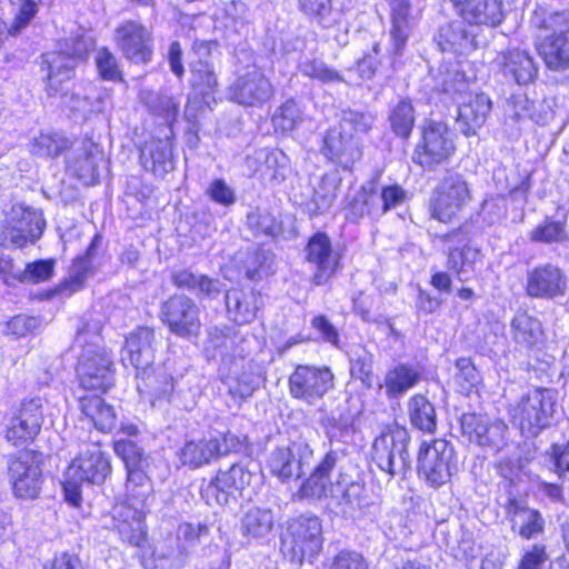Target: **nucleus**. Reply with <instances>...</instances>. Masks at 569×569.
Masks as SVG:
<instances>
[{"label":"nucleus","mask_w":569,"mask_h":569,"mask_svg":"<svg viewBox=\"0 0 569 569\" xmlns=\"http://www.w3.org/2000/svg\"><path fill=\"white\" fill-rule=\"evenodd\" d=\"M88 327V323L82 322L76 332L74 342L82 347L78 358L77 373L84 389L106 392L114 382L113 361L103 347L93 340L88 341V337L97 338Z\"/></svg>","instance_id":"obj_1"},{"label":"nucleus","mask_w":569,"mask_h":569,"mask_svg":"<svg viewBox=\"0 0 569 569\" xmlns=\"http://www.w3.org/2000/svg\"><path fill=\"white\" fill-rule=\"evenodd\" d=\"M94 41L86 34L67 39L59 51L41 56V69L46 74V92L49 97L66 96L63 84L74 74L78 63L86 60L93 49Z\"/></svg>","instance_id":"obj_2"},{"label":"nucleus","mask_w":569,"mask_h":569,"mask_svg":"<svg viewBox=\"0 0 569 569\" xmlns=\"http://www.w3.org/2000/svg\"><path fill=\"white\" fill-rule=\"evenodd\" d=\"M109 456L98 445L88 446L71 461L62 482L66 500L78 507L81 502V486L102 485L111 475Z\"/></svg>","instance_id":"obj_3"},{"label":"nucleus","mask_w":569,"mask_h":569,"mask_svg":"<svg viewBox=\"0 0 569 569\" xmlns=\"http://www.w3.org/2000/svg\"><path fill=\"white\" fill-rule=\"evenodd\" d=\"M323 542L321 521L317 516L305 513L288 521L281 536V550L291 562L302 565L312 561Z\"/></svg>","instance_id":"obj_4"},{"label":"nucleus","mask_w":569,"mask_h":569,"mask_svg":"<svg viewBox=\"0 0 569 569\" xmlns=\"http://www.w3.org/2000/svg\"><path fill=\"white\" fill-rule=\"evenodd\" d=\"M46 220L42 212L24 204H13L0 224V246L22 249L34 244L42 236Z\"/></svg>","instance_id":"obj_5"},{"label":"nucleus","mask_w":569,"mask_h":569,"mask_svg":"<svg viewBox=\"0 0 569 569\" xmlns=\"http://www.w3.org/2000/svg\"><path fill=\"white\" fill-rule=\"evenodd\" d=\"M458 470L455 447L445 439L431 443L423 442L418 453V473L431 487L439 488L448 483Z\"/></svg>","instance_id":"obj_6"},{"label":"nucleus","mask_w":569,"mask_h":569,"mask_svg":"<svg viewBox=\"0 0 569 569\" xmlns=\"http://www.w3.org/2000/svg\"><path fill=\"white\" fill-rule=\"evenodd\" d=\"M409 442L410 436L406 428H388L376 438L372 459L382 471L392 477L405 475L411 467Z\"/></svg>","instance_id":"obj_7"},{"label":"nucleus","mask_w":569,"mask_h":569,"mask_svg":"<svg viewBox=\"0 0 569 569\" xmlns=\"http://www.w3.org/2000/svg\"><path fill=\"white\" fill-rule=\"evenodd\" d=\"M455 142L446 122L428 119L421 128L412 160L427 170H435L455 152Z\"/></svg>","instance_id":"obj_8"},{"label":"nucleus","mask_w":569,"mask_h":569,"mask_svg":"<svg viewBox=\"0 0 569 569\" xmlns=\"http://www.w3.org/2000/svg\"><path fill=\"white\" fill-rule=\"evenodd\" d=\"M557 391L550 388H536L523 396L518 405L519 427L523 435L537 437L551 426Z\"/></svg>","instance_id":"obj_9"},{"label":"nucleus","mask_w":569,"mask_h":569,"mask_svg":"<svg viewBox=\"0 0 569 569\" xmlns=\"http://www.w3.org/2000/svg\"><path fill=\"white\" fill-rule=\"evenodd\" d=\"M471 200L466 179L459 173L445 176L433 191L431 217L441 221H451Z\"/></svg>","instance_id":"obj_10"},{"label":"nucleus","mask_w":569,"mask_h":569,"mask_svg":"<svg viewBox=\"0 0 569 569\" xmlns=\"http://www.w3.org/2000/svg\"><path fill=\"white\" fill-rule=\"evenodd\" d=\"M313 450L305 440L291 441L288 446L277 447L268 458L270 473L281 482L298 480L310 469Z\"/></svg>","instance_id":"obj_11"},{"label":"nucleus","mask_w":569,"mask_h":569,"mask_svg":"<svg viewBox=\"0 0 569 569\" xmlns=\"http://www.w3.org/2000/svg\"><path fill=\"white\" fill-rule=\"evenodd\" d=\"M335 386V375L329 367L299 365L289 376L290 396L313 406Z\"/></svg>","instance_id":"obj_12"},{"label":"nucleus","mask_w":569,"mask_h":569,"mask_svg":"<svg viewBox=\"0 0 569 569\" xmlns=\"http://www.w3.org/2000/svg\"><path fill=\"white\" fill-rule=\"evenodd\" d=\"M160 319L178 337L198 336L201 327L200 308L196 301L176 293L161 303Z\"/></svg>","instance_id":"obj_13"},{"label":"nucleus","mask_w":569,"mask_h":569,"mask_svg":"<svg viewBox=\"0 0 569 569\" xmlns=\"http://www.w3.org/2000/svg\"><path fill=\"white\" fill-rule=\"evenodd\" d=\"M305 258L315 271L311 281L316 286L327 284L340 267L341 254L335 250L327 233L318 231L305 247Z\"/></svg>","instance_id":"obj_14"},{"label":"nucleus","mask_w":569,"mask_h":569,"mask_svg":"<svg viewBox=\"0 0 569 569\" xmlns=\"http://www.w3.org/2000/svg\"><path fill=\"white\" fill-rule=\"evenodd\" d=\"M461 431L471 442L498 452L507 446L508 426L475 412H466L460 418Z\"/></svg>","instance_id":"obj_15"},{"label":"nucleus","mask_w":569,"mask_h":569,"mask_svg":"<svg viewBox=\"0 0 569 569\" xmlns=\"http://www.w3.org/2000/svg\"><path fill=\"white\" fill-rule=\"evenodd\" d=\"M273 96V87L262 70L251 66L230 87L231 99L242 106L259 107Z\"/></svg>","instance_id":"obj_16"},{"label":"nucleus","mask_w":569,"mask_h":569,"mask_svg":"<svg viewBox=\"0 0 569 569\" xmlns=\"http://www.w3.org/2000/svg\"><path fill=\"white\" fill-rule=\"evenodd\" d=\"M116 41L123 57L136 64H147L152 58V34L142 23L128 20L116 29Z\"/></svg>","instance_id":"obj_17"},{"label":"nucleus","mask_w":569,"mask_h":569,"mask_svg":"<svg viewBox=\"0 0 569 569\" xmlns=\"http://www.w3.org/2000/svg\"><path fill=\"white\" fill-rule=\"evenodd\" d=\"M568 279L557 264L547 262L529 269L526 274V293L537 299H556L565 296Z\"/></svg>","instance_id":"obj_18"},{"label":"nucleus","mask_w":569,"mask_h":569,"mask_svg":"<svg viewBox=\"0 0 569 569\" xmlns=\"http://www.w3.org/2000/svg\"><path fill=\"white\" fill-rule=\"evenodd\" d=\"M9 476L17 498H38L43 482L42 470L30 452H23L10 461Z\"/></svg>","instance_id":"obj_19"},{"label":"nucleus","mask_w":569,"mask_h":569,"mask_svg":"<svg viewBox=\"0 0 569 569\" xmlns=\"http://www.w3.org/2000/svg\"><path fill=\"white\" fill-rule=\"evenodd\" d=\"M321 153L331 162L347 170L361 159L362 148L353 134H346L345 131L333 127L323 137Z\"/></svg>","instance_id":"obj_20"},{"label":"nucleus","mask_w":569,"mask_h":569,"mask_svg":"<svg viewBox=\"0 0 569 569\" xmlns=\"http://www.w3.org/2000/svg\"><path fill=\"white\" fill-rule=\"evenodd\" d=\"M154 345L156 335L152 328H137L126 338L121 356L123 366H132L136 370L152 366L156 352Z\"/></svg>","instance_id":"obj_21"},{"label":"nucleus","mask_w":569,"mask_h":569,"mask_svg":"<svg viewBox=\"0 0 569 569\" xmlns=\"http://www.w3.org/2000/svg\"><path fill=\"white\" fill-rule=\"evenodd\" d=\"M102 238L96 234L83 256L74 259L70 274L57 288L59 295L71 296L81 290L89 277H92L98 268V251L101 247Z\"/></svg>","instance_id":"obj_22"},{"label":"nucleus","mask_w":569,"mask_h":569,"mask_svg":"<svg viewBox=\"0 0 569 569\" xmlns=\"http://www.w3.org/2000/svg\"><path fill=\"white\" fill-rule=\"evenodd\" d=\"M502 76L519 86H527L538 76V67L531 54L526 50L509 49L501 52L496 59Z\"/></svg>","instance_id":"obj_23"},{"label":"nucleus","mask_w":569,"mask_h":569,"mask_svg":"<svg viewBox=\"0 0 569 569\" xmlns=\"http://www.w3.org/2000/svg\"><path fill=\"white\" fill-rule=\"evenodd\" d=\"M465 22L476 26L497 27L503 20L501 0H451Z\"/></svg>","instance_id":"obj_24"},{"label":"nucleus","mask_w":569,"mask_h":569,"mask_svg":"<svg viewBox=\"0 0 569 569\" xmlns=\"http://www.w3.org/2000/svg\"><path fill=\"white\" fill-rule=\"evenodd\" d=\"M506 512L511 522V530L523 539H533L545 530V519L541 513L529 508L521 499L509 497Z\"/></svg>","instance_id":"obj_25"},{"label":"nucleus","mask_w":569,"mask_h":569,"mask_svg":"<svg viewBox=\"0 0 569 569\" xmlns=\"http://www.w3.org/2000/svg\"><path fill=\"white\" fill-rule=\"evenodd\" d=\"M329 497L338 508L337 512L346 517H353L358 511L365 512L372 505L365 486L358 481L343 486L338 480L331 485Z\"/></svg>","instance_id":"obj_26"},{"label":"nucleus","mask_w":569,"mask_h":569,"mask_svg":"<svg viewBox=\"0 0 569 569\" xmlns=\"http://www.w3.org/2000/svg\"><path fill=\"white\" fill-rule=\"evenodd\" d=\"M112 515L114 527L121 539L133 547L143 548L147 541V529L142 512L129 505H119L113 508Z\"/></svg>","instance_id":"obj_27"},{"label":"nucleus","mask_w":569,"mask_h":569,"mask_svg":"<svg viewBox=\"0 0 569 569\" xmlns=\"http://www.w3.org/2000/svg\"><path fill=\"white\" fill-rule=\"evenodd\" d=\"M490 110L491 101L486 94H469L468 101L459 103L457 129L467 137L475 136L485 124Z\"/></svg>","instance_id":"obj_28"},{"label":"nucleus","mask_w":569,"mask_h":569,"mask_svg":"<svg viewBox=\"0 0 569 569\" xmlns=\"http://www.w3.org/2000/svg\"><path fill=\"white\" fill-rule=\"evenodd\" d=\"M42 420L43 416L39 399L23 402L19 415L11 420L7 438L14 442L31 440L39 433Z\"/></svg>","instance_id":"obj_29"},{"label":"nucleus","mask_w":569,"mask_h":569,"mask_svg":"<svg viewBox=\"0 0 569 569\" xmlns=\"http://www.w3.org/2000/svg\"><path fill=\"white\" fill-rule=\"evenodd\" d=\"M539 53L550 71L563 74L561 81L569 84V36L549 34L539 46Z\"/></svg>","instance_id":"obj_30"},{"label":"nucleus","mask_w":569,"mask_h":569,"mask_svg":"<svg viewBox=\"0 0 569 569\" xmlns=\"http://www.w3.org/2000/svg\"><path fill=\"white\" fill-rule=\"evenodd\" d=\"M142 167L154 176L163 177L174 169L172 146L168 139H152L140 150Z\"/></svg>","instance_id":"obj_31"},{"label":"nucleus","mask_w":569,"mask_h":569,"mask_svg":"<svg viewBox=\"0 0 569 569\" xmlns=\"http://www.w3.org/2000/svg\"><path fill=\"white\" fill-rule=\"evenodd\" d=\"M212 47H217L214 42H194L193 50L198 54V60L191 62L190 83L200 94L206 96L213 91L218 86V79L213 70V66L204 59L210 54Z\"/></svg>","instance_id":"obj_32"},{"label":"nucleus","mask_w":569,"mask_h":569,"mask_svg":"<svg viewBox=\"0 0 569 569\" xmlns=\"http://www.w3.org/2000/svg\"><path fill=\"white\" fill-rule=\"evenodd\" d=\"M442 52L467 53L477 48L476 37L467 29L465 22L455 21L442 26L435 37Z\"/></svg>","instance_id":"obj_33"},{"label":"nucleus","mask_w":569,"mask_h":569,"mask_svg":"<svg viewBox=\"0 0 569 569\" xmlns=\"http://www.w3.org/2000/svg\"><path fill=\"white\" fill-rule=\"evenodd\" d=\"M224 300L229 318L238 325L251 322L259 310L260 297L251 289L232 288L226 292Z\"/></svg>","instance_id":"obj_34"},{"label":"nucleus","mask_w":569,"mask_h":569,"mask_svg":"<svg viewBox=\"0 0 569 569\" xmlns=\"http://www.w3.org/2000/svg\"><path fill=\"white\" fill-rule=\"evenodd\" d=\"M288 157L281 150H257L246 158V163L254 172L269 176L271 180L282 181L286 178Z\"/></svg>","instance_id":"obj_35"},{"label":"nucleus","mask_w":569,"mask_h":569,"mask_svg":"<svg viewBox=\"0 0 569 569\" xmlns=\"http://www.w3.org/2000/svg\"><path fill=\"white\" fill-rule=\"evenodd\" d=\"M103 161L102 150L98 144L89 141L84 144L82 153L73 160L70 170L83 184L91 186L99 181V169Z\"/></svg>","instance_id":"obj_36"},{"label":"nucleus","mask_w":569,"mask_h":569,"mask_svg":"<svg viewBox=\"0 0 569 569\" xmlns=\"http://www.w3.org/2000/svg\"><path fill=\"white\" fill-rule=\"evenodd\" d=\"M421 370L409 363H398L385 376L386 395L396 399L403 396L421 380Z\"/></svg>","instance_id":"obj_37"},{"label":"nucleus","mask_w":569,"mask_h":569,"mask_svg":"<svg viewBox=\"0 0 569 569\" xmlns=\"http://www.w3.org/2000/svg\"><path fill=\"white\" fill-rule=\"evenodd\" d=\"M409 13L410 2L408 0L391 1V52L396 57L402 54L411 31Z\"/></svg>","instance_id":"obj_38"},{"label":"nucleus","mask_w":569,"mask_h":569,"mask_svg":"<svg viewBox=\"0 0 569 569\" xmlns=\"http://www.w3.org/2000/svg\"><path fill=\"white\" fill-rule=\"evenodd\" d=\"M81 412L102 432H111L117 425V415L112 406L99 396L80 398Z\"/></svg>","instance_id":"obj_39"},{"label":"nucleus","mask_w":569,"mask_h":569,"mask_svg":"<svg viewBox=\"0 0 569 569\" xmlns=\"http://www.w3.org/2000/svg\"><path fill=\"white\" fill-rule=\"evenodd\" d=\"M136 377L139 380L137 389L141 392H148L156 397H164L173 390V378L163 367H150L136 370Z\"/></svg>","instance_id":"obj_40"},{"label":"nucleus","mask_w":569,"mask_h":569,"mask_svg":"<svg viewBox=\"0 0 569 569\" xmlns=\"http://www.w3.org/2000/svg\"><path fill=\"white\" fill-rule=\"evenodd\" d=\"M271 509L251 507L241 518V533L248 539H260L269 535L273 528Z\"/></svg>","instance_id":"obj_41"},{"label":"nucleus","mask_w":569,"mask_h":569,"mask_svg":"<svg viewBox=\"0 0 569 569\" xmlns=\"http://www.w3.org/2000/svg\"><path fill=\"white\" fill-rule=\"evenodd\" d=\"M410 423L418 430L433 433L437 429L435 406L422 395H415L408 401Z\"/></svg>","instance_id":"obj_42"},{"label":"nucleus","mask_w":569,"mask_h":569,"mask_svg":"<svg viewBox=\"0 0 569 569\" xmlns=\"http://www.w3.org/2000/svg\"><path fill=\"white\" fill-rule=\"evenodd\" d=\"M513 340L526 348L538 346L543 340V331L538 319L526 312L517 313L511 321Z\"/></svg>","instance_id":"obj_43"},{"label":"nucleus","mask_w":569,"mask_h":569,"mask_svg":"<svg viewBox=\"0 0 569 569\" xmlns=\"http://www.w3.org/2000/svg\"><path fill=\"white\" fill-rule=\"evenodd\" d=\"M217 443L211 439L188 441L180 449L179 459L182 465L196 469L217 458Z\"/></svg>","instance_id":"obj_44"},{"label":"nucleus","mask_w":569,"mask_h":569,"mask_svg":"<svg viewBox=\"0 0 569 569\" xmlns=\"http://www.w3.org/2000/svg\"><path fill=\"white\" fill-rule=\"evenodd\" d=\"M391 131L399 138L407 140L415 127L416 110L409 99H401L391 107L388 116Z\"/></svg>","instance_id":"obj_45"},{"label":"nucleus","mask_w":569,"mask_h":569,"mask_svg":"<svg viewBox=\"0 0 569 569\" xmlns=\"http://www.w3.org/2000/svg\"><path fill=\"white\" fill-rule=\"evenodd\" d=\"M480 259V250L471 246L463 244L460 249L449 247L447 268L455 272L460 281H466V274L475 269Z\"/></svg>","instance_id":"obj_46"},{"label":"nucleus","mask_w":569,"mask_h":569,"mask_svg":"<svg viewBox=\"0 0 569 569\" xmlns=\"http://www.w3.org/2000/svg\"><path fill=\"white\" fill-rule=\"evenodd\" d=\"M107 96L88 89L83 93L72 92L66 101V104L73 111L88 119L92 114L103 112L106 108Z\"/></svg>","instance_id":"obj_47"},{"label":"nucleus","mask_w":569,"mask_h":569,"mask_svg":"<svg viewBox=\"0 0 569 569\" xmlns=\"http://www.w3.org/2000/svg\"><path fill=\"white\" fill-rule=\"evenodd\" d=\"M340 184V179L335 174H325L315 194L311 203L308 207L311 216H317L329 210L337 198V191Z\"/></svg>","instance_id":"obj_48"},{"label":"nucleus","mask_w":569,"mask_h":569,"mask_svg":"<svg viewBox=\"0 0 569 569\" xmlns=\"http://www.w3.org/2000/svg\"><path fill=\"white\" fill-rule=\"evenodd\" d=\"M531 24L543 30H550L551 34L569 36V10L548 11L538 7L531 17Z\"/></svg>","instance_id":"obj_49"},{"label":"nucleus","mask_w":569,"mask_h":569,"mask_svg":"<svg viewBox=\"0 0 569 569\" xmlns=\"http://www.w3.org/2000/svg\"><path fill=\"white\" fill-rule=\"evenodd\" d=\"M373 355L362 346L355 347L350 352V373L368 388H372Z\"/></svg>","instance_id":"obj_50"},{"label":"nucleus","mask_w":569,"mask_h":569,"mask_svg":"<svg viewBox=\"0 0 569 569\" xmlns=\"http://www.w3.org/2000/svg\"><path fill=\"white\" fill-rule=\"evenodd\" d=\"M375 123V117L365 111L355 109H343L339 114V124L335 127L346 134L367 133L371 130Z\"/></svg>","instance_id":"obj_51"},{"label":"nucleus","mask_w":569,"mask_h":569,"mask_svg":"<svg viewBox=\"0 0 569 569\" xmlns=\"http://www.w3.org/2000/svg\"><path fill=\"white\" fill-rule=\"evenodd\" d=\"M56 261L53 259H40L26 264L22 271H17L13 279L21 283L37 284L48 281L54 272Z\"/></svg>","instance_id":"obj_52"},{"label":"nucleus","mask_w":569,"mask_h":569,"mask_svg":"<svg viewBox=\"0 0 569 569\" xmlns=\"http://www.w3.org/2000/svg\"><path fill=\"white\" fill-rule=\"evenodd\" d=\"M217 476L218 482L231 496L234 491H241L249 486L253 473L241 463H232L227 470L220 469Z\"/></svg>","instance_id":"obj_53"},{"label":"nucleus","mask_w":569,"mask_h":569,"mask_svg":"<svg viewBox=\"0 0 569 569\" xmlns=\"http://www.w3.org/2000/svg\"><path fill=\"white\" fill-rule=\"evenodd\" d=\"M300 72L322 83L343 82L342 76L326 62L319 59H306L299 63Z\"/></svg>","instance_id":"obj_54"},{"label":"nucleus","mask_w":569,"mask_h":569,"mask_svg":"<svg viewBox=\"0 0 569 569\" xmlns=\"http://www.w3.org/2000/svg\"><path fill=\"white\" fill-rule=\"evenodd\" d=\"M247 226L256 234L277 237L282 232L281 222L267 211L256 210L247 216Z\"/></svg>","instance_id":"obj_55"},{"label":"nucleus","mask_w":569,"mask_h":569,"mask_svg":"<svg viewBox=\"0 0 569 569\" xmlns=\"http://www.w3.org/2000/svg\"><path fill=\"white\" fill-rule=\"evenodd\" d=\"M146 104L153 114L161 117L167 124H172L176 121L179 103L172 97L150 92L146 97Z\"/></svg>","instance_id":"obj_56"},{"label":"nucleus","mask_w":569,"mask_h":569,"mask_svg":"<svg viewBox=\"0 0 569 569\" xmlns=\"http://www.w3.org/2000/svg\"><path fill=\"white\" fill-rule=\"evenodd\" d=\"M379 197L377 193L368 191L366 188L359 190L350 202V214L353 219L365 216L380 214Z\"/></svg>","instance_id":"obj_57"},{"label":"nucleus","mask_w":569,"mask_h":569,"mask_svg":"<svg viewBox=\"0 0 569 569\" xmlns=\"http://www.w3.org/2000/svg\"><path fill=\"white\" fill-rule=\"evenodd\" d=\"M301 121V112L293 100L282 103L272 116V123L277 131H292Z\"/></svg>","instance_id":"obj_58"},{"label":"nucleus","mask_w":569,"mask_h":569,"mask_svg":"<svg viewBox=\"0 0 569 569\" xmlns=\"http://www.w3.org/2000/svg\"><path fill=\"white\" fill-rule=\"evenodd\" d=\"M455 382L461 393H469L480 381V376L470 358H459L455 363Z\"/></svg>","instance_id":"obj_59"},{"label":"nucleus","mask_w":569,"mask_h":569,"mask_svg":"<svg viewBox=\"0 0 569 569\" xmlns=\"http://www.w3.org/2000/svg\"><path fill=\"white\" fill-rule=\"evenodd\" d=\"M328 482V478L313 469L309 477L302 481L299 490L295 493V497L299 500H320L327 496Z\"/></svg>","instance_id":"obj_60"},{"label":"nucleus","mask_w":569,"mask_h":569,"mask_svg":"<svg viewBox=\"0 0 569 569\" xmlns=\"http://www.w3.org/2000/svg\"><path fill=\"white\" fill-rule=\"evenodd\" d=\"M114 451L123 460L127 469L148 466L144 450L132 440L116 441Z\"/></svg>","instance_id":"obj_61"},{"label":"nucleus","mask_w":569,"mask_h":569,"mask_svg":"<svg viewBox=\"0 0 569 569\" xmlns=\"http://www.w3.org/2000/svg\"><path fill=\"white\" fill-rule=\"evenodd\" d=\"M441 88L443 93L455 98L456 96L461 97L468 92V80L465 73L458 67L446 69V71L441 72Z\"/></svg>","instance_id":"obj_62"},{"label":"nucleus","mask_w":569,"mask_h":569,"mask_svg":"<svg viewBox=\"0 0 569 569\" xmlns=\"http://www.w3.org/2000/svg\"><path fill=\"white\" fill-rule=\"evenodd\" d=\"M546 456L552 466L551 469L559 478L569 482V442L563 445L553 443Z\"/></svg>","instance_id":"obj_63"},{"label":"nucleus","mask_w":569,"mask_h":569,"mask_svg":"<svg viewBox=\"0 0 569 569\" xmlns=\"http://www.w3.org/2000/svg\"><path fill=\"white\" fill-rule=\"evenodd\" d=\"M94 60L102 79L110 81H120L122 79L117 58L107 48L99 49Z\"/></svg>","instance_id":"obj_64"}]
</instances>
